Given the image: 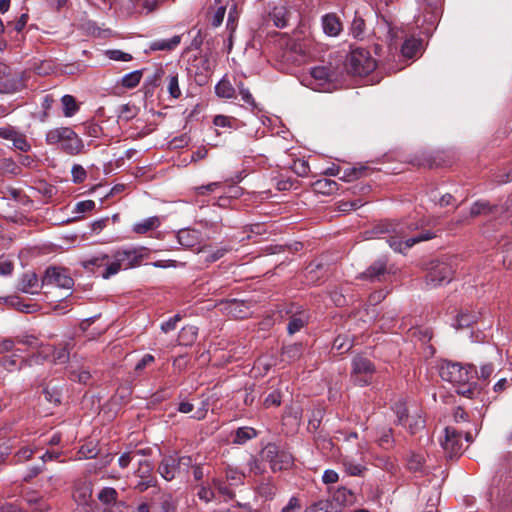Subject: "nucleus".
Returning <instances> with one entry per match:
<instances>
[{"mask_svg": "<svg viewBox=\"0 0 512 512\" xmlns=\"http://www.w3.org/2000/svg\"><path fill=\"white\" fill-rule=\"evenodd\" d=\"M322 23L324 32L329 36H337L342 29L341 22L335 14L325 15Z\"/></svg>", "mask_w": 512, "mask_h": 512, "instance_id": "28", "label": "nucleus"}, {"mask_svg": "<svg viewBox=\"0 0 512 512\" xmlns=\"http://www.w3.org/2000/svg\"><path fill=\"white\" fill-rule=\"evenodd\" d=\"M258 432L253 427H239L234 434L233 443L243 445L247 441L256 438Z\"/></svg>", "mask_w": 512, "mask_h": 512, "instance_id": "34", "label": "nucleus"}, {"mask_svg": "<svg viewBox=\"0 0 512 512\" xmlns=\"http://www.w3.org/2000/svg\"><path fill=\"white\" fill-rule=\"evenodd\" d=\"M135 475L140 478V481L135 486L139 492H144L148 488L155 487L157 484V479L153 474V465L148 460L139 462Z\"/></svg>", "mask_w": 512, "mask_h": 512, "instance_id": "13", "label": "nucleus"}, {"mask_svg": "<svg viewBox=\"0 0 512 512\" xmlns=\"http://www.w3.org/2000/svg\"><path fill=\"white\" fill-rule=\"evenodd\" d=\"M83 126L85 134L90 137L98 138L102 134V127L97 123L85 122Z\"/></svg>", "mask_w": 512, "mask_h": 512, "instance_id": "62", "label": "nucleus"}, {"mask_svg": "<svg viewBox=\"0 0 512 512\" xmlns=\"http://www.w3.org/2000/svg\"><path fill=\"white\" fill-rule=\"evenodd\" d=\"M42 285H56L60 288L71 289L74 280L65 269L48 267L42 277Z\"/></svg>", "mask_w": 512, "mask_h": 512, "instance_id": "12", "label": "nucleus"}, {"mask_svg": "<svg viewBox=\"0 0 512 512\" xmlns=\"http://www.w3.org/2000/svg\"><path fill=\"white\" fill-rule=\"evenodd\" d=\"M0 303H5L10 306L17 307L20 311L30 312V305L22 304L20 298L17 296L0 297Z\"/></svg>", "mask_w": 512, "mask_h": 512, "instance_id": "55", "label": "nucleus"}, {"mask_svg": "<svg viewBox=\"0 0 512 512\" xmlns=\"http://www.w3.org/2000/svg\"><path fill=\"white\" fill-rule=\"evenodd\" d=\"M391 408L397 417L396 424L405 426L410 419L406 403L402 399H398Z\"/></svg>", "mask_w": 512, "mask_h": 512, "instance_id": "35", "label": "nucleus"}, {"mask_svg": "<svg viewBox=\"0 0 512 512\" xmlns=\"http://www.w3.org/2000/svg\"><path fill=\"white\" fill-rule=\"evenodd\" d=\"M198 328L194 325L184 326L178 334V345L191 346L197 340Z\"/></svg>", "mask_w": 512, "mask_h": 512, "instance_id": "23", "label": "nucleus"}, {"mask_svg": "<svg viewBox=\"0 0 512 512\" xmlns=\"http://www.w3.org/2000/svg\"><path fill=\"white\" fill-rule=\"evenodd\" d=\"M440 377L456 387L459 395L473 399L480 394L481 386L476 381L477 369L474 364L462 365L456 362H444L439 371Z\"/></svg>", "mask_w": 512, "mask_h": 512, "instance_id": "1", "label": "nucleus"}, {"mask_svg": "<svg viewBox=\"0 0 512 512\" xmlns=\"http://www.w3.org/2000/svg\"><path fill=\"white\" fill-rule=\"evenodd\" d=\"M261 458L267 461L273 472L288 470L294 464V457L291 452L281 448L275 443H268L261 450Z\"/></svg>", "mask_w": 512, "mask_h": 512, "instance_id": "7", "label": "nucleus"}, {"mask_svg": "<svg viewBox=\"0 0 512 512\" xmlns=\"http://www.w3.org/2000/svg\"><path fill=\"white\" fill-rule=\"evenodd\" d=\"M392 432L393 431L391 428L384 429L382 431L381 436L378 438V444L380 447H382L384 449H388V448L392 447V445L394 443Z\"/></svg>", "mask_w": 512, "mask_h": 512, "instance_id": "59", "label": "nucleus"}, {"mask_svg": "<svg viewBox=\"0 0 512 512\" xmlns=\"http://www.w3.org/2000/svg\"><path fill=\"white\" fill-rule=\"evenodd\" d=\"M368 172V168L365 166L345 168L341 171L339 179L345 182H351L356 180Z\"/></svg>", "mask_w": 512, "mask_h": 512, "instance_id": "36", "label": "nucleus"}, {"mask_svg": "<svg viewBox=\"0 0 512 512\" xmlns=\"http://www.w3.org/2000/svg\"><path fill=\"white\" fill-rule=\"evenodd\" d=\"M199 499L205 501L206 503L211 502L215 498V489L213 486H201L198 493Z\"/></svg>", "mask_w": 512, "mask_h": 512, "instance_id": "63", "label": "nucleus"}, {"mask_svg": "<svg viewBox=\"0 0 512 512\" xmlns=\"http://www.w3.org/2000/svg\"><path fill=\"white\" fill-rule=\"evenodd\" d=\"M158 2H121L120 10L123 15L131 16L136 13L150 14L157 8Z\"/></svg>", "mask_w": 512, "mask_h": 512, "instance_id": "18", "label": "nucleus"}, {"mask_svg": "<svg viewBox=\"0 0 512 512\" xmlns=\"http://www.w3.org/2000/svg\"><path fill=\"white\" fill-rule=\"evenodd\" d=\"M375 371L374 364L365 357L357 356L352 361V378L360 386L370 384Z\"/></svg>", "mask_w": 512, "mask_h": 512, "instance_id": "9", "label": "nucleus"}, {"mask_svg": "<svg viewBox=\"0 0 512 512\" xmlns=\"http://www.w3.org/2000/svg\"><path fill=\"white\" fill-rule=\"evenodd\" d=\"M160 225V220L158 217L153 216L149 217L142 222L136 223L133 227V231L137 234H145Z\"/></svg>", "mask_w": 512, "mask_h": 512, "instance_id": "41", "label": "nucleus"}, {"mask_svg": "<svg viewBox=\"0 0 512 512\" xmlns=\"http://www.w3.org/2000/svg\"><path fill=\"white\" fill-rule=\"evenodd\" d=\"M407 469L418 476L428 474V467L426 466V459L423 453L410 452L406 459Z\"/></svg>", "mask_w": 512, "mask_h": 512, "instance_id": "19", "label": "nucleus"}, {"mask_svg": "<svg viewBox=\"0 0 512 512\" xmlns=\"http://www.w3.org/2000/svg\"><path fill=\"white\" fill-rule=\"evenodd\" d=\"M92 495L93 484L90 480L79 479L74 482L73 498L78 505L93 510L97 506V503L92 498Z\"/></svg>", "mask_w": 512, "mask_h": 512, "instance_id": "11", "label": "nucleus"}, {"mask_svg": "<svg viewBox=\"0 0 512 512\" xmlns=\"http://www.w3.org/2000/svg\"><path fill=\"white\" fill-rule=\"evenodd\" d=\"M245 478V474L240 471L238 468L228 466L225 469V481L230 483V485L238 486L243 484Z\"/></svg>", "mask_w": 512, "mask_h": 512, "instance_id": "44", "label": "nucleus"}, {"mask_svg": "<svg viewBox=\"0 0 512 512\" xmlns=\"http://www.w3.org/2000/svg\"><path fill=\"white\" fill-rule=\"evenodd\" d=\"M422 40L414 37L408 38L401 45V53L407 59L414 58L421 50Z\"/></svg>", "mask_w": 512, "mask_h": 512, "instance_id": "26", "label": "nucleus"}, {"mask_svg": "<svg viewBox=\"0 0 512 512\" xmlns=\"http://www.w3.org/2000/svg\"><path fill=\"white\" fill-rule=\"evenodd\" d=\"M313 186L316 192L328 195L338 190V184L330 179L317 180Z\"/></svg>", "mask_w": 512, "mask_h": 512, "instance_id": "43", "label": "nucleus"}, {"mask_svg": "<svg viewBox=\"0 0 512 512\" xmlns=\"http://www.w3.org/2000/svg\"><path fill=\"white\" fill-rule=\"evenodd\" d=\"M61 103L63 105V114L65 117L74 116L80 108L75 97L69 94L62 96Z\"/></svg>", "mask_w": 512, "mask_h": 512, "instance_id": "42", "label": "nucleus"}, {"mask_svg": "<svg viewBox=\"0 0 512 512\" xmlns=\"http://www.w3.org/2000/svg\"><path fill=\"white\" fill-rule=\"evenodd\" d=\"M342 464L345 472L350 476H363L364 472L367 470L366 466L348 458H345Z\"/></svg>", "mask_w": 512, "mask_h": 512, "instance_id": "47", "label": "nucleus"}, {"mask_svg": "<svg viewBox=\"0 0 512 512\" xmlns=\"http://www.w3.org/2000/svg\"><path fill=\"white\" fill-rule=\"evenodd\" d=\"M292 169L298 176L301 177L307 176L310 171L308 162L300 159L294 161Z\"/></svg>", "mask_w": 512, "mask_h": 512, "instance_id": "64", "label": "nucleus"}, {"mask_svg": "<svg viewBox=\"0 0 512 512\" xmlns=\"http://www.w3.org/2000/svg\"><path fill=\"white\" fill-rule=\"evenodd\" d=\"M310 75L319 85H323L333 80L334 72L328 66H316L311 68Z\"/></svg>", "mask_w": 512, "mask_h": 512, "instance_id": "29", "label": "nucleus"}, {"mask_svg": "<svg viewBox=\"0 0 512 512\" xmlns=\"http://www.w3.org/2000/svg\"><path fill=\"white\" fill-rule=\"evenodd\" d=\"M145 248L119 249L112 255L113 261L103 270L101 276L108 279L117 274L120 269H129L140 265Z\"/></svg>", "mask_w": 512, "mask_h": 512, "instance_id": "5", "label": "nucleus"}, {"mask_svg": "<svg viewBox=\"0 0 512 512\" xmlns=\"http://www.w3.org/2000/svg\"><path fill=\"white\" fill-rule=\"evenodd\" d=\"M22 82L18 79H7L0 82V93L13 94L20 91Z\"/></svg>", "mask_w": 512, "mask_h": 512, "instance_id": "51", "label": "nucleus"}, {"mask_svg": "<svg viewBox=\"0 0 512 512\" xmlns=\"http://www.w3.org/2000/svg\"><path fill=\"white\" fill-rule=\"evenodd\" d=\"M0 169L3 173L14 176L21 174V167L11 158H5L1 163Z\"/></svg>", "mask_w": 512, "mask_h": 512, "instance_id": "54", "label": "nucleus"}, {"mask_svg": "<svg viewBox=\"0 0 512 512\" xmlns=\"http://www.w3.org/2000/svg\"><path fill=\"white\" fill-rule=\"evenodd\" d=\"M309 322V315L306 311H297L291 315L287 325V332L293 335L304 328Z\"/></svg>", "mask_w": 512, "mask_h": 512, "instance_id": "22", "label": "nucleus"}, {"mask_svg": "<svg viewBox=\"0 0 512 512\" xmlns=\"http://www.w3.org/2000/svg\"><path fill=\"white\" fill-rule=\"evenodd\" d=\"M181 42V36L175 35L171 39H160L151 42L150 49L153 51H170L175 49Z\"/></svg>", "mask_w": 512, "mask_h": 512, "instance_id": "30", "label": "nucleus"}, {"mask_svg": "<svg viewBox=\"0 0 512 512\" xmlns=\"http://www.w3.org/2000/svg\"><path fill=\"white\" fill-rule=\"evenodd\" d=\"M75 347L73 337H69L57 345L51 347L49 350L52 352L53 361L58 364H65L70 359V352Z\"/></svg>", "mask_w": 512, "mask_h": 512, "instance_id": "16", "label": "nucleus"}, {"mask_svg": "<svg viewBox=\"0 0 512 512\" xmlns=\"http://www.w3.org/2000/svg\"><path fill=\"white\" fill-rule=\"evenodd\" d=\"M273 6L269 8L268 20L272 21L277 28H285L290 24L292 18H297V11L287 2H273Z\"/></svg>", "mask_w": 512, "mask_h": 512, "instance_id": "10", "label": "nucleus"}, {"mask_svg": "<svg viewBox=\"0 0 512 512\" xmlns=\"http://www.w3.org/2000/svg\"><path fill=\"white\" fill-rule=\"evenodd\" d=\"M48 145H59L64 153L75 156L83 152L84 143L71 127H56L50 129L45 136Z\"/></svg>", "mask_w": 512, "mask_h": 512, "instance_id": "3", "label": "nucleus"}, {"mask_svg": "<svg viewBox=\"0 0 512 512\" xmlns=\"http://www.w3.org/2000/svg\"><path fill=\"white\" fill-rule=\"evenodd\" d=\"M191 466L192 456L175 453L162 458L157 467V472L166 481H172L177 477L187 476Z\"/></svg>", "mask_w": 512, "mask_h": 512, "instance_id": "6", "label": "nucleus"}, {"mask_svg": "<svg viewBox=\"0 0 512 512\" xmlns=\"http://www.w3.org/2000/svg\"><path fill=\"white\" fill-rule=\"evenodd\" d=\"M142 75V70H135L130 72L122 77L121 85L124 88L133 89L140 83Z\"/></svg>", "mask_w": 512, "mask_h": 512, "instance_id": "49", "label": "nucleus"}, {"mask_svg": "<svg viewBox=\"0 0 512 512\" xmlns=\"http://www.w3.org/2000/svg\"><path fill=\"white\" fill-rule=\"evenodd\" d=\"M303 353V344L302 343H294L282 348L283 357L289 362H294L298 360Z\"/></svg>", "mask_w": 512, "mask_h": 512, "instance_id": "40", "label": "nucleus"}, {"mask_svg": "<svg viewBox=\"0 0 512 512\" xmlns=\"http://www.w3.org/2000/svg\"><path fill=\"white\" fill-rule=\"evenodd\" d=\"M77 454L79 459H91L97 457L99 450L95 445H82Z\"/></svg>", "mask_w": 512, "mask_h": 512, "instance_id": "56", "label": "nucleus"}, {"mask_svg": "<svg viewBox=\"0 0 512 512\" xmlns=\"http://www.w3.org/2000/svg\"><path fill=\"white\" fill-rule=\"evenodd\" d=\"M118 492L113 487H104L97 494L98 500L107 507H112L117 503Z\"/></svg>", "mask_w": 512, "mask_h": 512, "instance_id": "32", "label": "nucleus"}, {"mask_svg": "<svg viewBox=\"0 0 512 512\" xmlns=\"http://www.w3.org/2000/svg\"><path fill=\"white\" fill-rule=\"evenodd\" d=\"M226 13V7L225 6H218L213 7L211 6L207 12V18L210 22L211 26L216 28L219 27L224 20Z\"/></svg>", "mask_w": 512, "mask_h": 512, "instance_id": "38", "label": "nucleus"}, {"mask_svg": "<svg viewBox=\"0 0 512 512\" xmlns=\"http://www.w3.org/2000/svg\"><path fill=\"white\" fill-rule=\"evenodd\" d=\"M71 173H72L73 182L76 184H80V183L84 182L87 177V173H86L85 169L79 164L73 165V167L71 169Z\"/></svg>", "mask_w": 512, "mask_h": 512, "instance_id": "61", "label": "nucleus"}, {"mask_svg": "<svg viewBox=\"0 0 512 512\" xmlns=\"http://www.w3.org/2000/svg\"><path fill=\"white\" fill-rule=\"evenodd\" d=\"M136 108L130 104L121 105L119 108L118 118L129 121L136 116Z\"/></svg>", "mask_w": 512, "mask_h": 512, "instance_id": "60", "label": "nucleus"}, {"mask_svg": "<svg viewBox=\"0 0 512 512\" xmlns=\"http://www.w3.org/2000/svg\"><path fill=\"white\" fill-rule=\"evenodd\" d=\"M332 497L335 502L343 506L353 504L356 499L354 493L346 487H339L334 491Z\"/></svg>", "mask_w": 512, "mask_h": 512, "instance_id": "33", "label": "nucleus"}, {"mask_svg": "<svg viewBox=\"0 0 512 512\" xmlns=\"http://www.w3.org/2000/svg\"><path fill=\"white\" fill-rule=\"evenodd\" d=\"M111 257L108 254L100 253L82 262V266L90 271L95 272V268H105L112 262Z\"/></svg>", "mask_w": 512, "mask_h": 512, "instance_id": "24", "label": "nucleus"}, {"mask_svg": "<svg viewBox=\"0 0 512 512\" xmlns=\"http://www.w3.org/2000/svg\"><path fill=\"white\" fill-rule=\"evenodd\" d=\"M391 227L394 235L390 236L388 243L396 252L402 253L416 243L427 241L435 237V234L428 230L411 235L419 228L418 224L412 221H404L393 226L391 225Z\"/></svg>", "mask_w": 512, "mask_h": 512, "instance_id": "2", "label": "nucleus"}, {"mask_svg": "<svg viewBox=\"0 0 512 512\" xmlns=\"http://www.w3.org/2000/svg\"><path fill=\"white\" fill-rule=\"evenodd\" d=\"M178 243L185 248H193L201 241V233L195 229H181L177 233Z\"/></svg>", "mask_w": 512, "mask_h": 512, "instance_id": "21", "label": "nucleus"}, {"mask_svg": "<svg viewBox=\"0 0 512 512\" xmlns=\"http://www.w3.org/2000/svg\"><path fill=\"white\" fill-rule=\"evenodd\" d=\"M42 283H39L38 276L35 272H26L22 275L17 289L27 294H37L40 288L43 287Z\"/></svg>", "mask_w": 512, "mask_h": 512, "instance_id": "20", "label": "nucleus"}, {"mask_svg": "<svg viewBox=\"0 0 512 512\" xmlns=\"http://www.w3.org/2000/svg\"><path fill=\"white\" fill-rule=\"evenodd\" d=\"M352 346V342L346 335H339L333 341V349L338 351L340 354L348 352Z\"/></svg>", "mask_w": 512, "mask_h": 512, "instance_id": "53", "label": "nucleus"}, {"mask_svg": "<svg viewBox=\"0 0 512 512\" xmlns=\"http://www.w3.org/2000/svg\"><path fill=\"white\" fill-rule=\"evenodd\" d=\"M153 508L156 512H176V502L171 494L162 493L153 504Z\"/></svg>", "mask_w": 512, "mask_h": 512, "instance_id": "25", "label": "nucleus"}, {"mask_svg": "<svg viewBox=\"0 0 512 512\" xmlns=\"http://www.w3.org/2000/svg\"><path fill=\"white\" fill-rule=\"evenodd\" d=\"M42 393L47 402L52 403L54 405H59L61 403V392L57 387H50L48 385L43 388Z\"/></svg>", "mask_w": 512, "mask_h": 512, "instance_id": "52", "label": "nucleus"}, {"mask_svg": "<svg viewBox=\"0 0 512 512\" xmlns=\"http://www.w3.org/2000/svg\"><path fill=\"white\" fill-rule=\"evenodd\" d=\"M351 33L355 38H364L365 20L359 15L358 11L355 12L354 19L351 23Z\"/></svg>", "mask_w": 512, "mask_h": 512, "instance_id": "50", "label": "nucleus"}, {"mask_svg": "<svg viewBox=\"0 0 512 512\" xmlns=\"http://www.w3.org/2000/svg\"><path fill=\"white\" fill-rule=\"evenodd\" d=\"M462 435L453 427L445 428V438L441 441V446L447 454V457L452 459L458 456L462 451Z\"/></svg>", "mask_w": 512, "mask_h": 512, "instance_id": "14", "label": "nucleus"}, {"mask_svg": "<svg viewBox=\"0 0 512 512\" xmlns=\"http://www.w3.org/2000/svg\"><path fill=\"white\" fill-rule=\"evenodd\" d=\"M215 93L218 97L223 99H235L236 89L232 83L223 77L215 86Z\"/></svg>", "mask_w": 512, "mask_h": 512, "instance_id": "27", "label": "nucleus"}, {"mask_svg": "<svg viewBox=\"0 0 512 512\" xmlns=\"http://www.w3.org/2000/svg\"><path fill=\"white\" fill-rule=\"evenodd\" d=\"M242 100L244 101L247 108H249L251 111H261L262 109L259 107V104L255 101L253 95L249 91V89L242 90L240 94Z\"/></svg>", "mask_w": 512, "mask_h": 512, "instance_id": "57", "label": "nucleus"}, {"mask_svg": "<svg viewBox=\"0 0 512 512\" xmlns=\"http://www.w3.org/2000/svg\"><path fill=\"white\" fill-rule=\"evenodd\" d=\"M387 274V260L381 258L374 261L364 272L359 275L360 279L370 282L382 281Z\"/></svg>", "mask_w": 512, "mask_h": 512, "instance_id": "17", "label": "nucleus"}, {"mask_svg": "<svg viewBox=\"0 0 512 512\" xmlns=\"http://www.w3.org/2000/svg\"><path fill=\"white\" fill-rule=\"evenodd\" d=\"M508 208L499 206L498 204H492L490 201L485 199H479L475 201L470 208V216L475 218L478 216H494L499 212H504Z\"/></svg>", "mask_w": 512, "mask_h": 512, "instance_id": "15", "label": "nucleus"}, {"mask_svg": "<svg viewBox=\"0 0 512 512\" xmlns=\"http://www.w3.org/2000/svg\"><path fill=\"white\" fill-rule=\"evenodd\" d=\"M167 81V91L170 94V96L174 99H178L181 96V89L179 86V76L177 73L173 72L170 73L166 77Z\"/></svg>", "mask_w": 512, "mask_h": 512, "instance_id": "45", "label": "nucleus"}, {"mask_svg": "<svg viewBox=\"0 0 512 512\" xmlns=\"http://www.w3.org/2000/svg\"><path fill=\"white\" fill-rule=\"evenodd\" d=\"M212 486L220 495L224 496L226 499H233L235 497V493L233 490V485H230L227 481L221 478H214L212 480Z\"/></svg>", "mask_w": 512, "mask_h": 512, "instance_id": "37", "label": "nucleus"}, {"mask_svg": "<svg viewBox=\"0 0 512 512\" xmlns=\"http://www.w3.org/2000/svg\"><path fill=\"white\" fill-rule=\"evenodd\" d=\"M376 68V62L370 53L363 48H356L351 51L346 59V69L349 73L357 76H364Z\"/></svg>", "mask_w": 512, "mask_h": 512, "instance_id": "8", "label": "nucleus"}, {"mask_svg": "<svg viewBox=\"0 0 512 512\" xmlns=\"http://www.w3.org/2000/svg\"><path fill=\"white\" fill-rule=\"evenodd\" d=\"M477 321V315L471 312H460L457 315L455 328L464 329L472 326Z\"/></svg>", "mask_w": 512, "mask_h": 512, "instance_id": "46", "label": "nucleus"}, {"mask_svg": "<svg viewBox=\"0 0 512 512\" xmlns=\"http://www.w3.org/2000/svg\"><path fill=\"white\" fill-rule=\"evenodd\" d=\"M277 488L271 479H264L258 486V493L262 498L271 500L275 496Z\"/></svg>", "mask_w": 512, "mask_h": 512, "instance_id": "48", "label": "nucleus"}, {"mask_svg": "<svg viewBox=\"0 0 512 512\" xmlns=\"http://www.w3.org/2000/svg\"><path fill=\"white\" fill-rule=\"evenodd\" d=\"M495 367L492 362H486L480 364V373L476 374V380L488 381L492 373L494 372Z\"/></svg>", "mask_w": 512, "mask_h": 512, "instance_id": "58", "label": "nucleus"}, {"mask_svg": "<svg viewBox=\"0 0 512 512\" xmlns=\"http://www.w3.org/2000/svg\"><path fill=\"white\" fill-rule=\"evenodd\" d=\"M373 465L392 475L398 470L396 462L388 455H377L373 458Z\"/></svg>", "mask_w": 512, "mask_h": 512, "instance_id": "31", "label": "nucleus"}, {"mask_svg": "<svg viewBox=\"0 0 512 512\" xmlns=\"http://www.w3.org/2000/svg\"><path fill=\"white\" fill-rule=\"evenodd\" d=\"M36 449H32L31 447L24 446L21 447L9 460L8 464L17 465L20 463H24L32 458Z\"/></svg>", "mask_w": 512, "mask_h": 512, "instance_id": "39", "label": "nucleus"}, {"mask_svg": "<svg viewBox=\"0 0 512 512\" xmlns=\"http://www.w3.org/2000/svg\"><path fill=\"white\" fill-rule=\"evenodd\" d=\"M457 257L454 255H445L441 258L430 261L427 266L426 284L436 287L444 283H449L455 272Z\"/></svg>", "mask_w": 512, "mask_h": 512, "instance_id": "4", "label": "nucleus"}]
</instances>
